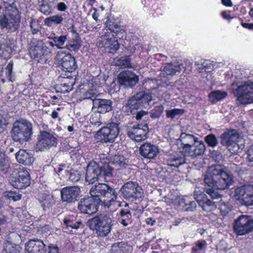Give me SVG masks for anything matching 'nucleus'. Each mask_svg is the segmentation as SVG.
Returning <instances> with one entry per match:
<instances>
[{
	"label": "nucleus",
	"mask_w": 253,
	"mask_h": 253,
	"mask_svg": "<svg viewBox=\"0 0 253 253\" xmlns=\"http://www.w3.org/2000/svg\"><path fill=\"white\" fill-rule=\"evenodd\" d=\"M127 162L126 159L121 155H115L110 160L105 154L100 155L98 162L92 161L88 163L86 169L85 181L89 184H93L99 179H106L111 177L113 169L110 167V164L126 168L127 165Z\"/></svg>",
	"instance_id": "f257e3e1"
},
{
	"label": "nucleus",
	"mask_w": 253,
	"mask_h": 253,
	"mask_svg": "<svg viewBox=\"0 0 253 253\" xmlns=\"http://www.w3.org/2000/svg\"><path fill=\"white\" fill-rule=\"evenodd\" d=\"M204 181V191L212 199L220 197L215 190L228 189L234 182L232 175L220 165L210 167L205 175Z\"/></svg>",
	"instance_id": "f03ea898"
},
{
	"label": "nucleus",
	"mask_w": 253,
	"mask_h": 253,
	"mask_svg": "<svg viewBox=\"0 0 253 253\" xmlns=\"http://www.w3.org/2000/svg\"><path fill=\"white\" fill-rule=\"evenodd\" d=\"M90 196L96 200L101 201V205L105 208L113 210L117 204L119 207L121 203L117 201L118 194L115 189L109 184L98 183L92 187L89 190Z\"/></svg>",
	"instance_id": "7ed1b4c3"
},
{
	"label": "nucleus",
	"mask_w": 253,
	"mask_h": 253,
	"mask_svg": "<svg viewBox=\"0 0 253 253\" xmlns=\"http://www.w3.org/2000/svg\"><path fill=\"white\" fill-rule=\"evenodd\" d=\"M109 214H99L89 219L86 225L98 238H104L110 233L113 225Z\"/></svg>",
	"instance_id": "20e7f679"
},
{
	"label": "nucleus",
	"mask_w": 253,
	"mask_h": 253,
	"mask_svg": "<svg viewBox=\"0 0 253 253\" xmlns=\"http://www.w3.org/2000/svg\"><path fill=\"white\" fill-rule=\"evenodd\" d=\"M10 133L14 142L23 144L31 139L33 133L32 124L26 119L17 120L13 123Z\"/></svg>",
	"instance_id": "39448f33"
},
{
	"label": "nucleus",
	"mask_w": 253,
	"mask_h": 253,
	"mask_svg": "<svg viewBox=\"0 0 253 253\" xmlns=\"http://www.w3.org/2000/svg\"><path fill=\"white\" fill-rule=\"evenodd\" d=\"M28 50L30 58L41 64L46 63L51 54V50L45 45L43 40L37 38L31 39Z\"/></svg>",
	"instance_id": "423d86ee"
},
{
	"label": "nucleus",
	"mask_w": 253,
	"mask_h": 253,
	"mask_svg": "<svg viewBox=\"0 0 253 253\" xmlns=\"http://www.w3.org/2000/svg\"><path fill=\"white\" fill-rule=\"evenodd\" d=\"M152 96L150 92L139 91L130 97L124 105V112L127 115H133L136 111L148 106Z\"/></svg>",
	"instance_id": "0eeeda50"
},
{
	"label": "nucleus",
	"mask_w": 253,
	"mask_h": 253,
	"mask_svg": "<svg viewBox=\"0 0 253 253\" xmlns=\"http://www.w3.org/2000/svg\"><path fill=\"white\" fill-rule=\"evenodd\" d=\"M220 143L233 154L240 152L239 142L242 139L238 131L234 129H227L220 137Z\"/></svg>",
	"instance_id": "6e6552de"
},
{
	"label": "nucleus",
	"mask_w": 253,
	"mask_h": 253,
	"mask_svg": "<svg viewBox=\"0 0 253 253\" xmlns=\"http://www.w3.org/2000/svg\"><path fill=\"white\" fill-rule=\"evenodd\" d=\"M56 58L60 60L62 69L64 73L62 75H68L77 77L76 70L78 66L75 58L70 53L58 51L56 54Z\"/></svg>",
	"instance_id": "1a4fd4ad"
},
{
	"label": "nucleus",
	"mask_w": 253,
	"mask_h": 253,
	"mask_svg": "<svg viewBox=\"0 0 253 253\" xmlns=\"http://www.w3.org/2000/svg\"><path fill=\"white\" fill-rule=\"evenodd\" d=\"M122 197L128 201L139 200L143 197V191L137 182L128 181L125 183L120 188Z\"/></svg>",
	"instance_id": "9d476101"
},
{
	"label": "nucleus",
	"mask_w": 253,
	"mask_h": 253,
	"mask_svg": "<svg viewBox=\"0 0 253 253\" xmlns=\"http://www.w3.org/2000/svg\"><path fill=\"white\" fill-rule=\"evenodd\" d=\"M9 182L15 188L25 189L31 184L30 174L26 168H19L10 174Z\"/></svg>",
	"instance_id": "9b49d317"
},
{
	"label": "nucleus",
	"mask_w": 253,
	"mask_h": 253,
	"mask_svg": "<svg viewBox=\"0 0 253 253\" xmlns=\"http://www.w3.org/2000/svg\"><path fill=\"white\" fill-rule=\"evenodd\" d=\"M234 232L237 236H243L253 231V217L251 215H241L233 224Z\"/></svg>",
	"instance_id": "f8f14e48"
},
{
	"label": "nucleus",
	"mask_w": 253,
	"mask_h": 253,
	"mask_svg": "<svg viewBox=\"0 0 253 253\" xmlns=\"http://www.w3.org/2000/svg\"><path fill=\"white\" fill-rule=\"evenodd\" d=\"M101 201L96 200L91 196H85L79 201L78 210L80 213L88 215H92L98 211Z\"/></svg>",
	"instance_id": "ddd939ff"
},
{
	"label": "nucleus",
	"mask_w": 253,
	"mask_h": 253,
	"mask_svg": "<svg viewBox=\"0 0 253 253\" xmlns=\"http://www.w3.org/2000/svg\"><path fill=\"white\" fill-rule=\"evenodd\" d=\"M58 139L52 134L45 130L41 131L38 135L35 148L37 151H44L56 147Z\"/></svg>",
	"instance_id": "4468645a"
},
{
	"label": "nucleus",
	"mask_w": 253,
	"mask_h": 253,
	"mask_svg": "<svg viewBox=\"0 0 253 253\" xmlns=\"http://www.w3.org/2000/svg\"><path fill=\"white\" fill-rule=\"evenodd\" d=\"M237 100L241 104H247L253 103V83L247 82L244 84L239 86L234 90Z\"/></svg>",
	"instance_id": "2eb2a0df"
},
{
	"label": "nucleus",
	"mask_w": 253,
	"mask_h": 253,
	"mask_svg": "<svg viewBox=\"0 0 253 253\" xmlns=\"http://www.w3.org/2000/svg\"><path fill=\"white\" fill-rule=\"evenodd\" d=\"M149 127L147 124H138L132 126H128L126 129V134L131 140L141 142L147 138Z\"/></svg>",
	"instance_id": "dca6fc26"
},
{
	"label": "nucleus",
	"mask_w": 253,
	"mask_h": 253,
	"mask_svg": "<svg viewBox=\"0 0 253 253\" xmlns=\"http://www.w3.org/2000/svg\"><path fill=\"white\" fill-rule=\"evenodd\" d=\"M118 125L115 123L108 124L98 132L100 141L103 143H113L119 134Z\"/></svg>",
	"instance_id": "f3484780"
},
{
	"label": "nucleus",
	"mask_w": 253,
	"mask_h": 253,
	"mask_svg": "<svg viewBox=\"0 0 253 253\" xmlns=\"http://www.w3.org/2000/svg\"><path fill=\"white\" fill-rule=\"evenodd\" d=\"M21 16L18 13H9L4 15L0 19V26L5 28L9 32L18 31L20 28Z\"/></svg>",
	"instance_id": "a211bd4d"
},
{
	"label": "nucleus",
	"mask_w": 253,
	"mask_h": 253,
	"mask_svg": "<svg viewBox=\"0 0 253 253\" xmlns=\"http://www.w3.org/2000/svg\"><path fill=\"white\" fill-rule=\"evenodd\" d=\"M198 138L193 134L182 132L177 140L179 152L186 155V153H189L191 149L194 147V144L198 142Z\"/></svg>",
	"instance_id": "6ab92c4d"
},
{
	"label": "nucleus",
	"mask_w": 253,
	"mask_h": 253,
	"mask_svg": "<svg viewBox=\"0 0 253 253\" xmlns=\"http://www.w3.org/2000/svg\"><path fill=\"white\" fill-rule=\"evenodd\" d=\"M105 30L104 34L100 37V40L99 41V45L105 48H108L109 52L114 53L119 49L120 44L114 38L113 33H110L107 28Z\"/></svg>",
	"instance_id": "aec40b11"
},
{
	"label": "nucleus",
	"mask_w": 253,
	"mask_h": 253,
	"mask_svg": "<svg viewBox=\"0 0 253 253\" xmlns=\"http://www.w3.org/2000/svg\"><path fill=\"white\" fill-rule=\"evenodd\" d=\"M118 83L120 85L126 88H132L138 82V77L133 72L125 70L121 72L118 75Z\"/></svg>",
	"instance_id": "412c9836"
},
{
	"label": "nucleus",
	"mask_w": 253,
	"mask_h": 253,
	"mask_svg": "<svg viewBox=\"0 0 253 253\" xmlns=\"http://www.w3.org/2000/svg\"><path fill=\"white\" fill-rule=\"evenodd\" d=\"M124 43L126 48L131 54L140 53L143 48V44L139 42V38L132 32L127 34V38Z\"/></svg>",
	"instance_id": "4be33fe9"
},
{
	"label": "nucleus",
	"mask_w": 253,
	"mask_h": 253,
	"mask_svg": "<svg viewBox=\"0 0 253 253\" xmlns=\"http://www.w3.org/2000/svg\"><path fill=\"white\" fill-rule=\"evenodd\" d=\"M80 192V188L77 186L64 187L60 192L62 201L68 203H73L77 201Z\"/></svg>",
	"instance_id": "5701e85b"
},
{
	"label": "nucleus",
	"mask_w": 253,
	"mask_h": 253,
	"mask_svg": "<svg viewBox=\"0 0 253 253\" xmlns=\"http://www.w3.org/2000/svg\"><path fill=\"white\" fill-rule=\"evenodd\" d=\"M64 229L72 231L73 229L78 230L83 228L84 224L82 219L77 215H67L63 219L62 223Z\"/></svg>",
	"instance_id": "b1692460"
},
{
	"label": "nucleus",
	"mask_w": 253,
	"mask_h": 253,
	"mask_svg": "<svg viewBox=\"0 0 253 253\" xmlns=\"http://www.w3.org/2000/svg\"><path fill=\"white\" fill-rule=\"evenodd\" d=\"M194 196L196 202L203 211L210 212L216 209L215 203L208 198L205 193L201 192L198 194H194Z\"/></svg>",
	"instance_id": "393cba45"
},
{
	"label": "nucleus",
	"mask_w": 253,
	"mask_h": 253,
	"mask_svg": "<svg viewBox=\"0 0 253 253\" xmlns=\"http://www.w3.org/2000/svg\"><path fill=\"white\" fill-rule=\"evenodd\" d=\"M26 253H46V245L38 238L30 240L25 246Z\"/></svg>",
	"instance_id": "a878e982"
},
{
	"label": "nucleus",
	"mask_w": 253,
	"mask_h": 253,
	"mask_svg": "<svg viewBox=\"0 0 253 253\" xmlns=\"http://www.w3.org/2000/svg\"><path fill=\"white\" fill-rule=\"evenodd\" d=\"M106 28L110 33H113L114 38L117 41L118 39L123 40L124 42L127 38V34L126 30L122 29L120 25L111 21H108L106 22Z\"/></svg>",
	"instance_id": "bb28decb"
},
{
	"label": "nucleus",
	"mask_w": 253,
	"mask_h": 253,
	"mask_svg": "<svg viewBox=\"0 0 253 253\" xmlns=\"http://www.w3.org/2000/svg\"><path fill=\"white\" fill-rule=\"evenodd\" d=\"M175 204L180 210L187 212L194 211L197 207L196 202L187 196L176 198Z\"/></svg>",
	"instance_id": "cd10ccee"
},
{
	"label": "nucleus",
	"mask_w": 253,
	"mask_h": 253,
	"mask_svg": "<svg viewBox=\"0 0 253 253\" xmlns=\"http://www.w3.org/2000/svg\"><path fill=\"white\" fill-rule=\"evenodd\" d=\"M139 152L143 157L153 159L157 156L159 153V150L156 145L150 142H145L140 146Z\"/></svg>",
	"instance_id": "c85d7f7f"
},
{
	"label": "nucleus",
	"mask_w": 253,
	"mask_h": 253,
	"mask_svg": "<svg viewBox=\"0 0 253 253\" xmlns=\"http://www.w3.org/2000/svg\"><path fill=\"white\" fill-rule=\"evenodd\" d=\"M113 102L110 99L95 98L93 100V107L99 113L105 114L112 111Z\"/></svg>",
	"instance_id": "c756f323"
},
{
	"label": "nucleus",
	"mask_w": 253,
	"mask_h": 253,
	"mask_svg": "<svg viewBox=\"0 0 253 253\" xmlns=\"http://www.w3.org/2000/svg\"><path fill=\"white\" fill-rule=\"evenodd\" d=\"M60 77L62 79L61 84L58 85L59 91L61 93H65L72 90L76 83V77L61 75Z\"/></svg>",
	"instance_id": "7c9ffc66"
},
{
	"label": "nucleus",
	"mask_w": 253,
	"mask_h": 253,
	"mask_svg": "<svg viewBox=\"0 0 253 253\" xmlns=\"http://www.w3.org/2000/svg\"><path fill=\"white\" fill-rule=\"evenodd\" d=\"M38 200L44 211L49 210L55 203L53 196L45 193H39Z\"/></svg>",
	"instance_id": "2f4dec72"
},
{
	"label": "nucleus",
	"mask_w": 253,
	"mask_h": 253,
	"mask_svg": "<svg viewBox=\"0 0 253 253\" xmlns=\"http://www.w3.org/2000/svg\"><path fill=\"white\" fill-rule=\"evenodd\" d=\"M181 154V155L177 154H171L168 156L166 159L167 164L171 167L178 168L180 166L186 163L185 156L186 155Z\"/></svg>",
	"instance_id": "473e14b6"
},
{
	"label": "nucleus",
	"mask_w": 253,
	"mask_h": 253,
	"mask_svg": "<svg viewBox=\"0 0 253 253\" xmlns=\"http://www.w3.org/2000/svg\"><path fill=\"white\" fill-rule=\"evenodd\" d=\"M17 161L25 166H30L34 161V158L26 150L20 149L15 154Z\"/></svg>",
	"instance_id": "72a5a7b5"
},
{
	"label": "nucleus",
	"mask_w": 253,
	"mask_h": 253,
	"mask_svg": "<svg viewBox=\"0 0 253 253\" xmlns=\"http://www.w3.org/2000/svg\"><path fill=\"white\" fill-rule=\"evenodd\" d=\"M132 247L127 242H120L112 245L109 253H131Z\"/></svg>",
	"instance_id": "f704fd0d"
},
{
	"label": "nucleus",
	"mask_w": 253,
	"mask_h": 253,
	"mask_svg": "<svg viewBox=\"0 0 253 253\" xmlns=\"http://www.w3.org/2000/svg\"><path fill=\"white\" fill-rule=\"evenodd\" d=\"M142 87L145 90L152 93L159 94V91L161 90L160 88L163 86L158 83V80L155 79H147L143 83Z\"/></svg>",
	"instance_id": "c9c22d12"
},
{
	"label": "nucleus",
	"mask_w": 253,
	"mask_h": 253,
	"mask_svg": "<svg viewBox=\"0 0 253 253\" xmlns=\"http://www.w3.org/2000/svg\"><path fill=\"white\" fill-rule=\"evenodd\" d=\"M119 222L124 226H126L132 223V215L128 209H122L120 211Z\"/></svg>",
	"instance_id": "e433bc0d"
},
{
	"label": "nucleus",
	"mask_w": 253,
	"mask_h": 253,
	"mask_svg": "<svg viewBox=\"0 0 253 253\" xmlns=\"http://www.w3.org/2000/svg\"><path fill=\"white\" fill-rule=\"evenodd\" d=\"M64 18L61 14H55L46 18L44 20V24L48 27L53 25L62 24Z\"/></svg>",
	"instance_id": "4c0bfd02"
},
{
	"label": "nucleus",
	"mask_w": 253,
	"mask_h": 253,
	"mask_svg": "<svg viewBox=\"0 0 253 253\" xmlns=\"http://www.w3.org/2000/svg\"><path fill=\"white\" fill-rule=\"evenodd\" d=\"M205 146L203 142H200L198 144L195 145L192 149L190 150L189 153H186V156H191L192 157H196L203 155L205 151Z\"/></svg>",
	"instance_id": "58836bf2"
},
{
	"label": "nucleus",
	"mask_w": 253,
	"mask_h": 253,
	"mask_svg": "<svg viewBox=\"0 0 253 253\" xmlns=\"http://www.w3.org/2000/svg\"><path fill=\"white\" fill-rule=\"evenodd\" d=\"M10 169L8 158L4 154H0V174H6Z\"/></svg>",
	"instance_id": "ea45409f"
},
{
	"label": "nucleus",
	"mask_w": 253,
	"mask_h": 253,
	"mask_svg": "<svg viewBox=\"0 0 253 253\" xmlns=\"http://www.w3.org/2000/svg\"><path fill=\"white\" fill-rule=\"evenodd\" d=\"M227 93L225 91L215 90L211 91L209 95L210 101L212 103H216L217 101L225 98Z\"/></svg>",
	"instance_id": "a19ab883"
},
{
	"label": "nucleus",
	"mask_w": 253,
	"mask_h": 253,
	"mask_svg": "<svg viewBox=\"0 0 253 253\" xmlns=\"http://www.w3.org/2000/svg\"><path fill=\"white\" fill-rule=\"evenodd\" d=\"M48 39L55 42L57 49H62L63 46L67 40V36L63 35L60 36L48 37Z\"/></svg>",
	"instance_id": "79ce46f5"
},
{
	"label": "nucleus",
	"mask_w": 253,
	"mask_h": 253,
	"mask_svg": "<svg viewBox=\"0 0 253 253\" xmlns=\"http://www.w3.org/2000/svg\"><path fill=\"white\" fill-rule=\"evenodd\" d=\"M81 46L80 40L77 38H73L68 42L66 48L71 51H77Z\"/></svg>",
	"instance_id": "37998d69"
},
{
	"label": "nucleus",
	"mask_w": 253,
	"mask_h": 253,
	"mask_svg": "<svg viewBox=\"0 0 253 253\" xmlns=\"http://www.w3.org/2000/svg\"><path fill=\"white\" fill-rule=\"evenodd\" d=\"M185 112L183 109L174 108L166 111V115L167 118L173 119L177 116L182 115Z\"/></svg>",
	"instance_id": "c03bdc74"
},
{
	"label": "nucleus",
	"mask_w": 253,
	"mask_h": 253,
	"mask_svg": "<svg viewBox=\"0 0 253 253\" xmlns=\"http://www.w3.org/2000/svg\"><path fill=\"white\" fill-rule=\"evenodd\" d=\"M164 110V107L162 105L154 106L150 112V117L154 119L160 118Z\"/></svg>",
	"instance_id": "a18cd8bd"
},
{
	"label": "nucleus",
	"mask_w": 253,
	"mask_h": 253,
	"mask_svg": "<svg viewBox=\"0 0 253 253\" xmlns=\"http://www.w3.org/2000/svg\"><path fill=\"white\" fill-rule=\"evenodd\" d=\"M31 32L32 34H37L41 31L42 26L37 19H32L30 22Z\"/></svg>",
	"instance_id": "49530a36"
},
{
	"label": "nucleus",
	"mask_w": 253,
	"mask_h": 253,
	"mask_svg": "<svg viewBox=\"0 0 253 253\" xmlns=\"http://www.w3.org/2000/svg\"><path fill=\"white\" fill-rule=\"evenodd\" d=\"M205 141L209 146L211 147H215L218 144L216 136L212 133L207 135L205 138Z\"/></svg>",
	"instance_id": "de8ad7c7"
},
{
	"label": "nucleus",
	"mask_w": 253,
	"mask_h": 253,
	"mask_svg": "<svg viewBox=\"0 0 253 253\" xmlns=\"http://www.w3.org/2000/svg\"><path fill=\"white\" fill-rule=\"evenodd\" d=\"M206 242L205 240H198L191 248V253H201V251L205 246Z\"/></svg>",
	"instance_id": "09e8293b"
},
{
	"label": "nucleus",
	"mask_w": 253,
	"mask_h": 253,
	"mask_svg": "<svg viewBox=\"0 0 253 253\" xmlns=\"http://www.w3.org/2000/svg\"><path fill=\"white\" fill-rule=\"evenodd\" d=\"M13 62L12 61H10L5 67V75L7 80L11 82L14 81V78H12Z\"/></svg>",
	"instance_id": "8fccbe9b"
},
{
	"label": "nucleus",
	"mask_w": 253,
	"mask_h": 253,
	"mask_svg": "<svg viewBox=\"0 0 253 253\" xmlns=\"http://www.w3.org/2000/svg\"><path fill=\"white\" fill-rule=\"evenodd\" d=\"M100 114L98 112L97 113L92 114L90 118L89 121L90 123L96 126H99L102 124L100 118Z\"/></svg>",
	"instance_id": "3c124183"
},
{
	"label": "nucleus",
	"mask_w": 253,
	"mask_h": 253,
	"mask_svg": "<svg viewBox=\"0 0 253 253\" xmlns=\"http://www.w3.org/2000/svg\"><path fill=\"white\" fill-rule=\"evenodd\" d=\"M81 177L82 174L80 171L73 169L70 170L69 178L71 181L73 182H78L81 179Z\"/></svg>",
	"instance_id": "603ef678"
},
{
	"label": "nucleus",
	"mask_w": 253,
	"mask_h": 253,
	"mask_svg": "<svg viewBox=\"0 0 253 253\" xmlns=\"http://www.w3.org/2000/svg\"><path fill=\"white\" fill-rule=\"evenodd\" d=\"M40 11L44 15H49L52 10V8L51 5L49 3H42L40 6Z\"/></svg>",
	"instance_id": "864d4df0"
},
{
	"label": "nucleus",
	"mask_w": 253,
	"mask_h": 253,
	"mask_svg": "<svg viewBox=\"0 0 253 253\" xmlns=\"http://www.w3.org/2000/svg\"><path fill=\"white\" fill-rule=\"evenodd\" d=\"M235 196L238 199H245L246 187H240L236 189L235 191Z\"/></svg>",
	"instance_id": "5fc2aeb1"
},
{
	"label": "nucleus",
	"mask_w": 253,
	"mask_h": 253,
	"mask_svg": "<svg viewBox=\"0 0 253 253\" xmlns=\"http://www.w3.org/2000/svg\"><path fill=\"white\" fill-rule=\"evenodd\" d=\"M149 2L148 5L151 6V9L153 11H156L160 9V5H161V1L160 0H147Z\"/></svg>",
	"instance_id": "6e6d98bb"
},
{
	"label": "nucleus",
	"mask_w": 253,
	"mask_h": 253,
	"mask_svg": "<svg viewBox=\"0 0 253 253\" xmlns=\"http://www.w3.org/2000/svg\"><path fill=\"white\" fill-rule=\"evenodd\" d=\"M7 197L9 199L17 201L21 199V194L14 191H8L7 192Z\"/></svg>",
	"instance_id": "4d7b16f0"
},
{
	"label": "nucleus",
	"mask_w": 253,
	"mask_h": 253,
	"mask_svg": "<svg viewBox=\"0 0 253 253\" xmlns=\"http://www.w3.org/2000/svg\"><path fill=\"white\" fill-rule=\"evenodd\" d=\"M118 62V65L123 67H128L130 64V59L127 57H121Z\"/></svg>",
	"instance_id": "13d9d810"
},
{
	"label": "nucleus",
	"mask_w": 253,
	"mask_h": 253,
	"mask_svg": "<svg viewBox=\"0 0 253 253\" xmlns=\"http://www.w3.org/2000/svg\"><path fill=\"white\" fill-rule=\"evenodd\" d=\"M81 150V148L80 146H77L74 148V149L70 151V157L73 159H78L80 158L81 155L79 153V151Z\"/></svg>",
	"instance_id": "bf43d9fd"
},
{
	"label": "nucleus",
	"mask_w": 253,
	"mask_h": 253,
	"mask_svg": "<svg viewBox=\"0 0 253 253\" xmlns=\"http://www.w3.org/2000/svg\"><path fill=\"white\" fill-rule=\"evenodd\" d=\"M253 196V185H248L246 186V199H248V202L252 201V198Z\"/></svg>",
	"instance_id": "052dcab7"
},
{
	"label": "nucleus",
	"mask_w": 253,
	"mask_h": 253,
	"mask_svg": "<svg viewBox=\"0 0 253 253\" xmlns=\"http://www.w3.org/2000/svg\"><path fill=\"white\" fill-rule=\"evenodd\" d=\"M7 124L6 119L0 113V133L3 132L6 129Z\"/></svg>",
	"instance_id": "680f3d73"
},
{
	"label": "nucleus",
	"mask_w": 253,
	"mask_h": 253,
	"mask_svg": "<svg viewBox=\"0 0 253 253\" xmlns=\"http://www.w3.org/2000/svg\"><path fill=\"white\" fill-rule=\"evenodd\" d=\"M3 251L6 253H19V252L17 251L16 248L11 244L6 245Z\"/></svg>",
	"instance_id": "e2e57ef3"
},
{
	"label": "nucleus",
	"mask_w": 253,
	"mask_h": 253,
	"mask_svg": "<svg viewBox=\"0 0 253 253\" xmlns=\"http://www.w3.org/2000/svg\"><path fill=\"white\" fill-rule=\"evenodd\" d=\"M57 9L59 11L63 12L66 11L67 8V5L64 2H60L57 5Z\"/></svg>",
	"instance_id": "0e129e2a"
},
{
	"label": "nucleus",
	"mask_w": 253,
	"mask_h": 253,
	"mask_svg": "<svg viewBox=\"0 0 253 253\" xmlns=\"http://www.w3.org/2000/svg\"><path fill=\"white\" fill-rule=\"evenodd\" d=\"M247 158L250 162H253V144L250 147L247 151Z\"/></svg>",
	"instance_id": "69168bd1"
},
{
	"label": "nucleus",
	"mask_w": 253,
	"mask_h": 253,
	"mask_svg": "<svg viewBox=\"0 0 253 253\" xmlns=\"http://www.w3.org/2000/svg\"><path fill=\"white\" fill-rule=\"evenodd\" d=\"M148 114V112L145 111H140L136 113L135 119L137 120H140L142 119V117Z\"/></svg>",
	"instance_id": "338daca9"
},
{
	"label": "nucleus",
	"mask_w": 253,
	"mask_h": 253,
	"mask_svg": "<svg viewBox=\"0 0 253 253\" xmlns=\"http://www.w3.org/2000/svg\"><path fill=\"white\" fill-rule=\"evenodd\" d=\"M238 20L240 21H241V25L244 28L248 29L249 30H253V23H244L243 22V21L240 18H238Z\"/></svg>",
	"instance_id": "774afa93"
}]
</instances>
